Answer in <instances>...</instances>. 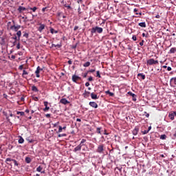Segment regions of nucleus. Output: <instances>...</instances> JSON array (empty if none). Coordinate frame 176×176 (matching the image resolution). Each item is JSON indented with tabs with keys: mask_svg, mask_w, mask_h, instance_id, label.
I'll return each instance as SVG.
<instances>
[{
	"mask_svg": "<svg viewBox=\"0 0 176 176\" xmlns=\"http://www.w3.org/2000/svg\"><path fill=\"white\" fill-rule=\"evenodd\" d=\"M20 28H21V25H12L11 27H10V30H13L14 31H15V32H18L19 31V30H20Z\"/></svg>",
	"mask_w": 176,
	"mask_h": 176,
	"instance_id": "20e7f679",
	"label": "nucleus"
},
{
	"mask_svg": "<svg viewBox=\"0 0 176 176\" xmlns=\"http://www.w3.org/2000/svg\"><path fill=\"white\" fill-rule=\"evenodd\" d=\"M40 72H41L39 70H38V69L36 70L35 74H36V78H40L41 77V76L39 75Z\"/></svg>",
	"mask_w": 176,
	"mask_h": 176,
	"instance_id": "6ab92c4d",
	"label": "nucleus"
},
{
	"mask_svg": "<svg viewBox=\"0 0 176 176\" xmlns=\"http://www.w3.org/2000/svg\"><path fill=\"white\" fill-rule=\"evenodd\" d=\"M96 151L98 152V153H102V152H104V144L99 145Z\"/></svg>",
	"mask_w": 176,
	"mask_h": 176,
	"instance_id": "7ed1b4c3",
	"label": "nucleus"
},
{
	"mask_svg": "<svg viewBox=\"0 0 176 176\" xmlns=\"http://www.w3.org/2000/svg\"><path fill=\"white\" fill-rule=\"evenodd\" d=\"M52 47H57V45L56 44H52Z\"/></svg>",
	"mask_w": 176,
	"mask_h": 176,
	"instance_id": "0e129e2a",
	"label": "nucleus"
},
{
	"mask_svg": "<svg viewBox=\"0 0 176 176\" xmlns=\"http://www.w3.org/2000/svg\"><path fill=\"white\" fill-rule=\"evenodd\" d=\"M60 102L61 104H63L64 105H67V104H69V102L66 98H62L60 100Z\"/></svg>",
	"mask_w": 176,
	"mask_h": 176,
	"instance_id": "39448f33",
	"label": "nucleus"
},
{
	"mask_svg": "<svg viewBox=\"0 0 176 176\" xmlns=\"http://www.w3.org/2000/svg\"><path fill=\"white\" fill-rule=\"evenodd\" d=\"M13 163L14 164V166H19V162H17L16 161V160H14L13 161Z\"/></svg>",
	"mask_w": 176,
	"mask_h": 176,
	"instance_id": "ea45409f",
	"label": "nucleus"
},
{
	"mask_svg": "<svg viewBox=\"0 0 176 176\" xmlns=\"http://www.w3.org/2000/svg\"><path fill=\"white\" fill-rule=\"evenodd\" d=\"M16 35H17V36L19 38V40H20V36H21V31H20V30L17 31Z\"/></svg>",
	"mask_w": 176,
	"mask_h": 176,
	"instance_id": "5701e85b",
	"label": "nucleus"
},
{
	"mask_svg": "<svg viewBox=\"0 0 176 176\" xmlns=\"http://www.w3.org/2000/svg\"><path fill=\"white\" fill-rule=\"evenodd\" d=\"M167 138V136L166 135H162L160 136V140H166Z\"/></svg>",
	"mask_w": 176,
	"mask_h": 176,
	"instance_id": "c85d7f7f",
	"label": "nucleus"
},
{
	"mask_svg": "<svg viewBox=\"0 0 176 176\" xmlns=\"http://www.w3.org/2000/svg\"><path fill=\"white\" fill-rule=\"evenodd\" d=\"M85 142H86V139H82L80 143V145L83 146L85 145Z\"/></svg>",
	"mask_w": 176,
	"mask_h": 176,
	"instance_id": "f3484780",
	"label": "nucleus"
},
{
	"mask_svg": "<svg viewBox=\"0 0 176 176\" xmlns=\"http://www.w3.org/2000/svg\"><path fill=\"white\" fill-rule=\"evenodd\" d=\"M176 52V47H173L170 50V53L173 54Z\"/></svg>",
	"mask_w": 176,
	"mask_h": 176,
	"instance_id": "aec40b11",
	"label": "nucleus"
},
{
	"mask_svg": "<svg viewBox=\"0 0 176 176\" xmlns=\"http://www.w3.org/2000/svg\"><path fill=\"white\" fill-rule=\"evenodd\" d=\"M76 122H82V120H80V118H77Z\"/></svg>",
	"mask_w": 176,
	"mask_h": 176,
	"instance_id": "13d9d810",
	"label": "nucleus"
},
{
	"mask_svg": "<svg viewBox=\"0 0 176 176\" xmlns=\"http://www.w3.org/2000/svg\"><path fill=\"white\" fill-rule=\"evenodd\" d=\"M19 144H23L24 143V139L23 138V137L19 136V140L18 141Z\"/></svg>",
	"mask_w": 176,
	"mask_h": 176,
	"instance_id": "2eb2a0df",
	"label": "nucleus"
},
{
	"mask_svg": "<svg viewBox=\"0 0 176 176\" xmlns=\"http://www.w3.org/2000/svg\"><path fill=\"white\" fill-rule=\"evenodd\" d=\"M139 129L138 127H135L133 131V135H137L138 134Z\"/></svg>",
	"mask_w": 176,
	"mask_h": 176,
	"instance_id": "ddd939ff",
	"label": "nucleus"
},
{
	"mask_svg": "<svg viewBox=\"0 0 176 176\" xmlns=\"http://www.w3.org/2000/svg\"><path fill=\"white\" fill-rule=\"evenodd\" d=\"M138 76H141L142 79H145V75L142 74H138Z\"/></svg>",
	"mask_w": 176,
	"mask_h": 176,
	"instance_id": "473e14b6",
	"label": "nucleus"
},
{
	"mask_svg": "<svg viewBox=\"0 0 176 176\" xmlns=\"http://www.w3.org/2000/svg\"><path fill=\"white\" fill-rule=\"evenodd\" d=\"M139 25L140 27H142L143 28H145V27H146V23H145V22H141V23H139Z\"/></svg>",
	"mask_w": 176,
	"mask_h": 176,
	"instance_id": "4468645a",
	"label": "nucleus"
},
{
	"mask_svg": "<svg viewBox=\"0 0 176 176\" xmlns=\"http://www.w3.org/2000/svg\"><path fill=\"white\" fill-rule=\"evenodd\" d=\"M23 36H24L25 38H28V33H25V34H23Z\"/></svg>",
	"mask_w": 176,
	"mask_h": 176,
	"instance_id": "37998d69",
	"label": "nucleus"
},
{
	"mask_svg": "<svg viewBox=\"0 0 176 176\" xmlns=\"http://www.w3.org/2000/svg\"><path fill=\"white\" fill-rule=\"evenodd\" d=\"M62 131H63V126H58V133H61Z\"/></svg>",
	"mask_w": 176,
	"mask_h": 176,
	"instance_id": "c9c22d12",
	"label": "nucleus"
},
{
	"mask_svg": "<svg viewBox=\"0 0 176 176\" xmlns=\"http://www.w3.org/2000/svg\"><path fill=\"white\" fill-rule=\"evenodd\" d=\"M25 160L27 163H31V158L29 157H26Z\"/></svg>",
	"mask_w": 176,
	"mask_h": 176,
	"instance_id": "412c9836",
	"label": "nucleus"
},
{
	"mask_svg": "<svg viewBox=\"0 0 176 176\" xmlns=\"http://www.w3.org/2000/svg\"><path fill=\"white\" fill-rule=\"evenodd\" d=\"M97 78H101V75L100 74V71L96 72Z\"/></svg>",
	"mask_w": 176,
	"mask_h": 176,
	"instance_id": "4c0bfd02",
	"label": "nucleus"
},
{
	"mask_svg": "<svg viewBox=\"0 0 176 176\" xmlns=\"http://www.w3.org/2000/svg\"><path fill=\"white\" fill-rule=\"evenodd\" d=\"M45 116H46V118H50V114H46Z\"/></svg>",
	"mask_w": 176,
	"mask_h": 176,
	"instance_id": "052dcab7",
	"label": "nucleus"
},
{
	"mask_svg": "<svg viewBox=\"0 0 176 176\" xmlns=\"http://www.w3.org/2000/svg\"><path fill=\"white\" fill-rule=\"evenodd\" d=\"M83 67H90V62H86L83 64Z\"/></svg>",
	"mask_w": 176,
	"mask_h": 176,
	"instance_id": "bb28decb",
	"label": "nucleus"
},
{
	"mask_svg": "<svg viewBox=\"0 0 176 176\" xmlns=\"http://www.w3.org/2000/svg\"><path fill=\"white\" fill-rule=\"evenodd\" d=\"M68 64L69 65H71V64H72V60H68Z\"/></svg>",
	"mask_w": 176,
	"mask_h": 176,
	"instance_id": "09e8293b",
	"label": "nucleus"
},
{
	"mask_svg": "<svg viewBox=\"0 0 176 176\" xmlns=\"http://www.w3.org/2000/svg\"><path fill=\"white\" fill-rule=\"evenodd\" d=\"M128 94H129V96H131V97H137L136 95H135L134 94H133L132 92H128Z\"/></svg>",
	"mask_w": 176,
	"mask_h": 176,
	"instance_id": "72a5a7b5",
	"label": "nucleus"
},
{
	"mask_svg": "<svg viewBox=\"0 0 176 176\" xmlns=\"http://www.w3.org/2000/svg\"><path fill=\"white\" fill-rule=\"evenodd\" d=\"M155 18H156V19H160V15H159V14L156 15V16H155Z\"/></svg>",
	"mask_w": 176,
	"mask_h": 176,
	"instance_id": "4d7b16f0",
	"label": "nucleus"
},
{
	"mask_svg": "<svg viewBox=\"0 0 176 176\" xmlns=\"http://www.w3.org/2000/svg\"><path fill=\"white\" fill-rule=\"evenodd\" d=\"M32 91H36V92L38 91V88L35 86L32 87Z\"/></svg>",
	"mask_w": 176,
	"mask_h": 176,
	"instance_id": "4be33fe9",
	"label": "nucleus"
},
{
	"mask_svg": "<svg viewBox=\"0 0 176 176\" xmlns=\"http://www.w3.org/2000/svg\"><path fill=\"white\" fill-rule=\"evenodd\" d=\"M142 133H143V134H148L149 133V131L145 130Z\"/></svg>",
	"mask_w": 176,
	"mask_h": 176,
	"instance_id": "79ce46f5",
	"label": "nucleus"
},
{
	"mask_svg": "<svg viewBox=\"0 0 176 176\" xmlns=\"http://www.w3.org/2000/svg\"><path fill=\"white\" fill-rule=\"evenodd\" d=\"M135 97H137V96L133 97V101H137V98H135Z\"/></svg>",
	"mask_w": 176,
	"mask_h": 176,
	"instance_id": "603ef678",
	"label": "nucleus"
},
{
	"mask_svg": "<svg viewBox=\"0 0 176 176\" xmlns=\"http://www.w3.org/2000/svg\"><path fill=\"white\" fill-rule=\"evenodd\" d=\"M23 65H21L19 66V69H23Z\"/></svg>",
	"mask_w": 176,
	"mask_h": 176,
	"instance_id": "3c124183",
	"label": "nucleus"
},
{
	"mask_svg": "<svg viewBox=\"0 0 176 176\" xmlns=\"http://www.w3.org/2000/svg\"><path fill=\"white\" fill-rule=\"evenodd\" d=\"M46 10V8H43V9H42V12H45Z\"/></svg>",
	"mask_w": 176,
	"mask_h": 176,
	"instance_id": "774afa93",
	"label": "nucleus"
},
{
	"mask_svg": "<svg viewBox=\"0 0 176 176\" xmlns=\"http://www.w3.org/2000/svg\"><path fill=\"white\" fill-rule=\"evenodd\" d=\"M13 160H13L12 158H6V163H7V164H9V163H8V162H13Z\"/></svg>",
	"mask_w": 176,
	"mask_h": 176,
	"instance_id": "b1692460",
	"label": "nucleus"
},
{
	"mask_svg": "<svg viewBox=\"0 0 176 176\" xmlns=\"http://www.w3.org/2000/svg\"><path fill=\"white\" fill-rule=\"evenodd\" d=\"M16 49H20V43H18L16 45Z\"/></svg>",
	"mask_w": 176,
	"mask_h": 176,
	"instance_id": "864d4df0",
	"label": "nucleus"
},
{
	"mask_svg": "<svg viewBox=\"0 0 176 176\" xmlns=\"http://www.w3.org/2000/svg\"><path fill=\"white\" fill-rule=\"evenodd\" d=\"M96 131H97L98 134H101V128L98 127L96 129Z\"/></svg>",
	"mask_w": 176,
	"mask_h": 176,
	"instance_id": "7c9ffc66",
	"label": "nucleus"
},
{
	"mask_svg": "<svg viewBox=\"0 0 176 176\" xmlns=\"http://www.w3.org/2000/svg\"><path fill=\"white\" fill-rule=\"evenodd\" d=\"M171 69H171V67H167V70H168V71H171Z\"/></svg>",
	"mask_w": 176,
	"mask_h": 176,
	"instance_id": "6e6d98bb",
	"label": "nucleus"
},
{
	"mask_svg": "<svg viewBox=\"0 0 176 176\" xmlns=\"http://www.w3.org/2000/svg\"><path fill=\"white\" fill-rule=\"evenodd\" d=\"M36 69H37L38 71H39L40 72H41V71H42V69H41V67H39V66L37 67Z\"/></svg>",
	"mask_w": 176,
	"mask_h": 176,
	"instance_id": "a18cd8bd",
	"label": "nucleus"
},
{
	"mask_svg": "<svg viewBox=\"0 0 176 176\" xmlns=\"http://www.w3.org/2000/svg\"><path fill=\"white\" fill-rule=\"evenodd\" d=\"M50 32H51V34H57L58 32H57V30H54V29L51 28Z\"/></svg>",
	"mask_w": 176,
	"mask_h": 176,
	"instance_id": "393cba45",
	"label": "nucleus"
},
{
	"mask_svg": "<svg viewBox=\"0 0 176 176\" xmlns=\"http://www.w3.org/2000/svg\"><path fill=\"white\" fill-rule=\"evenodd\" d=\"M91 98H92V100H98V97L97 96V94L94 93L91 94Z\"/></svg>",
	"mask_w": 176,
	"mask_h": 176,
	"instance_id": "9d476101",
	"label": "nucleus"
},
{
	"mask_svg": "<svg viewBox=\"0 0 176 176\" xmlns=\"http://www.w3.org/2000/svg\"><path fill=\"white\" fill-rule=\"evenodd\" d=\"M132 39H133V41H137V36L135 35H133L132 36Z\"/></svg>",
	"mask_w": 176,
	"mask_h": 176,
	"instance_id": "a19ab883",
	"label": "nucleus"
},
{
	"mask_svg": "<svg viewBox=\"0 0 176 176\" xmlns=\"http://www.w3.org/2000/svg\"><path fill=\"white\" fill-rule=\"evenodd\" d=\"M17 115H21V116H24V112L23 111H17Z\"/></svg>",
	"mask_w": 176,
	"mask_h": 176,
	"instance_id": "2f4dec72",
	"label": "nucleus"
},
{
	"mask_svg": "<svg viewBox=\"0 0 176 176\" xmlns=\"http://www.w3.org/2000/svg\"><path fill=\"white\" fill-rule=\"evenodd\" d=\"M80 149H82V146L79 144L74 149V152H78L80 151Z\"/></svg>",
	"mask_w": 176,
	"mask_h": 176,
	"instance_id": "f8f14e48",
	"label": "nucleus"
},
{
	"mask_svg": "<svg viewBox=\"0 0 176 176\" xmlns=\"http://www.w3.org/2000/svg\"><path fill=\"white\" fill-rule=\"evenodd\" d=\"M24 10H27V8H25V7L19 6L18 8V11L19 12V13H21V12Z\"/></svg>",
	"mask_w": 176,
	"mask_h": 176,
	"instance_id": "9b49d317",
	"label": "nucleus"
},
{
	"mask_svg": "<svg viewBox=\"0 0 176 176\" xmlns=\"http://www.w3.org/2000/svg\"><path fill=\"white\" fill-rule=\"evenodd\" d=\"M30 10H32V12H36V9H38L36 7L30 8Z\"/></svg>",
	"mask_w": 176,
	"mask_h": 176,
	"instance_id": "e433bc0d",
	"label": "nucleus"
},
{
	"mask_svg": "<svg viewBox=\"0 0 176 176\" xmlns=\"http://www.w3.org/2000/svg\"><path fill=\"white\" fill-rule=\"evenodd\" d=\"M85 94H86V96H89V94H90V92L86 91V92H85Z\"/></svg>",
	"mask_w": 176,
	"mask_h": 176,
	"instance_id": "680f3d73",
	"label": "nucleus"
},
{
	"mask_svg": "<svg viewBox=\"0 0 176 176\" xmlns=\"http://www.w3.org/2000/svg\"><path fill=\"white\" fill-rule=\"evenodd\" d=\"M47 104H49L47 102H44V105H45V108L43 109V111H45V112H46L49 109H50V107H47Z\"/></svg>",
	"mask_w": 176,
	"mask_h": 176,
	"instance_id": "1a4fd4ad",
	"label": "nucleus"
},
{
	"mask_svg": "<svg viewBox=\"0 0 176 176\" xmlns=\"http://www.w3.org/2000/svg\"><path fill=\"white\" fill-rule=\"evenodd\" d=\"M25 75H28V72H27L25 70H23V78H25Z\"/></svg>",
	"mask_w": 176,
	"mask_h": 176,
	"instance_id": "a878e982",
	"label": "nucleus"
},
{
	"mask_svg": "<svg viewBox=\"0 0 176 176\" xmlns=\"http://www.w3.org/2000/svg\"><path fill=\"white\" fill-rule=\"evenodd\" d=\"M79 28L78 26H75L74 28V31H76V30H78Z\"/></svg>",
	"mask_w": 176,
	"mask_h": 176,
	"instance_id": "de8ad7c7",
	"label": "nucleus"
},
{
	"mask_svg": "<svg viewBox=\"0 0 176 176\" xmlns=\"http://www.w3.org/2000/svg\"><path fill=\"white\" fill-rule=\"evenodd\" d=\"M102 31H103L102 28L96 26L91 29V34H96V32H98V34H101V33H102Z\"/></svg>",
	"mask_w": 176,
	"mask_h": 176,
	"instance_id": "f257e3e1",
	"label": "nucleus"
},
{
	"mask_svg": "<svg viewBox=\"0 0 176 176\" xmlns=\"http://www.w3.org/2000/svg\"><path fill=\"white\" fill-rule=\"evenodd\" d=\"M152 129V126H149L148 129L147 130L148 131H151V130Z\"/></svg>",
	"mask_w": 176,
	"mask_h": 176,
	"instance_id": "e2e57ef3",
	"label": "nucleus"
},
{
	"mask_svg": "<svg viewBox=\"0 0 176 176\" xmlns=\"http://www.w3.org/2000/svg\"><path fill=\"white\" fill-rule=\"evenodd\" d=\"M170 82H173L174 85H176V78H172Z\"/></svg>",
	"mask_w": 176,
	"mask_h": 176,
	"instance_id": "c756f323",
	"label": "nucleus"
},
{
	"mask_svg": "<svg viewBox=\"0 0 176 176\" xmlns=\"http://www.w3.org/2000/svg\"><path fill=\"white\" fill-rule=\"evenodd\" d=\"M89 105L92 107V108H98V104H97L96 102H90Z\"/></svg>",
	"mask_w": 176,
	"mask_h": 176,
	"instance_id": "423d86ee",
	"label": "nucleus"
},
{
	"mask_svg": "<svg viewBox=\"0 0 176 176\" xmlns=\"http://www.w3.org/2000/svg\"><path fill=\"white\" fill-rule=\"evenodd\" d=\"M43 30H45V25L40 23V26L38 28V31H39V32H42V31H43Z\"/></svg>",
	"mask_w": 176,
	"mask_h": 176,
	"instance_id": "0eeeda50",
	"label": "nucleus"
},
{
	"mask_svg": "<svg viewBox=\"0 0 176 176\" xmlns=\"http://www.w3.org/2000/svg\"><path fill=\"white\" fill-rule=\"evenodd\" d=\"M85 86H86L87 87H89V86H90V83H89V82H86V83H85Z\"/></svg>",
	"mask_w": 176,
	"mask_h": 176,
	"instance_id": "49530a36",
	"label": "nucleus"
},
{
	"mask_svg": "<svg viewBox=\"0 0 176 176\" xmlns=\"http://www.w3.org/2000/svg\"><path fill=\"white\" fill-rule=\"evenodd\" d=\"M79 79H80V77H79V76H76V75H73V76H72V80H73L74 82H75L76 83V81H77V80H79Z\"/></svg>",
	"mask_w": 176,
	"mask_h": 176,
	"instance_id": "6e6552de",
	"label": "nucleus"
},
{
	"mask_svg": "<svg viewBox=\"0 0 176 176\" xmlns=\"http://www.w3.org/2000/svg\"><path fill=\"white\" fill-rule=\"evenodd\" d=\"M88 80L89 82H91L93 80V77L90 76L89 78H88Z\"/></svg>",
	"mask_w": 176,
	"mask_h": 176,
	"instance_id": "c03bdc74",
	"label": "nucleus"
},
{
	"mask_svg": "<svg viewBox=\"0 0 176 176\" xmlns=\"http://www.w3.org/2000/svg\"><path fill=\"white\" fill-rule=\"evenodd\" d=\"M43 170L42 166H39L37 168H36V171H38V173H41Z\"/></svg>",
	"mask_w": 176,
	"mask_h": 176,
	"instance_id": "cd10ccee",
	"label": "nucleus"
},
{
	"mask_svg": "<svg viewBox=\"0 0 176 176\" xmlns=\"http://www.w3.org/2000/svg\"><path fill=\"white\" fill-rule=\"evenodd\" d=\"M106 94H109L110 97H113V93L109 91H105Z\"/></svg>",
	"mask_w": 176,
	"mask_h": 176,
	"instance_id": "a211bd4d",
	"label": "nucleus"
},
{
	"mask_svg": "<svg viewBox=\"0 0 176 176\" xmlns=\"http://www.w3.org/2000/svg\"><path fill=\"white\" fill-rule=\"evenodd\" d=\"M87 73H85V74H84V78H87Z\"/></svg>",
	"mask_w": 176,
	"mask_h": 176,
	"instance_id": "69168bd1",
	"label": "nucleus"
},
{
	"mask_svg": "<svg viewBox=\"0 0 176 176\" xmlns=\"http://www.w3.org/2000/svg\"><path fill=\"white\" fill-rule=\"evenodd\" d=\"M147 64L148 65H153V64H159V61L155 60L153 58H151L148 60H147Z\"/></svg>",
	"mask_w": 176,
	"mask_h": 176,
	"instance_id": "f03ea898",
	"label": "nucleus"
},
{
	"mask_svg": "<svg viewBox=\"0 0 176 176\" xmlns=\"http://www.w3.org/2000/svg\"><path fill=\"white\" fill-rule=\"evenodd\" d=\"M133 12L135 13V12H138V10L137 8H134Z\"/></svg>",
	"mask_w": 176,
	"mask_h": 176,
	"instance_id": "bf43d9fd",
	"label": "nucleus"
},
{
	"mask_svg": "<svg viewBox=\"0 0 176 176\" xmlns=\"http://www.w3.org/2000/svg\"><path fill=\"white\" fill-rule=\"evenodd\" d=\"M89 72H92V73H93V72H96V69H92L89 70Z\"/></svg>",
	"mask_w": 176,
	"mask_h": 176,
	"instance_id": "5fc2aeb1",
	"label": "nucleus"
},
{
	"mask_svg": "<svg viewBox=\"0 0 176 176\" xmlns=\"http://www.w3.org/2000/svg\"><path fill=\"white\" fill-rule=\"evenodd\" d=\"M26 140H27L28 141V142H30V144L32 143V142H34V140H33L32 139H30V138H28Z\"/></svg>",
	"mask_w": 176,
	"mask_h": 176,
	"instance_id": "58836bf2",
	"label": "nucleus"
},
{
	"mask_svg": "<svg viewBox=\"0 0 176 176\" xmlns=\"http://www.w3.org/2000/svg\"><path fill=\"white\" fill-rule=\"evenodd\" d=\"M22 19H23V20H27V16H23Z\"/></svg>",
	"mask_w": 176,
	"mask_h": 176,
	"instance_id": "338daca9",
	"label": "nucleus"
},
{
	"mask_svg": "<svg viewBox=\"0 0 176 176\" xmlns=\"http://www.w3.org/2000/svg\"><path fill=\"white\" fill-rule=\"evenodd\" d=\"M140 46H144V41L140 43Z\"/></svg>",
	"mask_w": 176,
	"mask_h": 176,
	"instance_id": "8fccbe9b",
	"label": "nucleus"
},
{
	"mask_svg": "<svg viewBox=\"0 0 176 176\" xmlns=\"http://www.w3.org/2000/svg\"><path fill=\"white\" fill-rule=\"evenodd\" d=\"M58 137H59V138H61V137H67V134H65V133L59 134V135H58Z\"/></svg>",
	"mask_w": 176,
	"mask_h": 176,
	"instance_id": "f704fd0d",
	"label": "nucleus"
},
{
	"mask_svg": "<svg viewBox=\"0 0 176 176\" xmlns=\"http://www.w3.org/2000/svg\"><path fill=\"white\" fill-rule=\"evenodd\" d=\"M168 116H169L170 120H174V116H175V114H174V113H173L169 114Z\"/></svg>",
	"mask_w": 176,
	"mask_h": 176,
	"instance_id": "dca6fc26",
	"label": "nucleus"
}]
</instances>
